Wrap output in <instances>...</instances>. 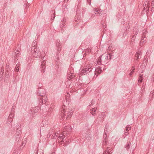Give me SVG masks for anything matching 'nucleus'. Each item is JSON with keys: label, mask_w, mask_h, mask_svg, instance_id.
Listing matches in <instances>:
<instances>
[{"label": "nucleus", "mask_w": 154, "mask_h": 154, "mask_svg": "<svg viewBox=\"0 0 154 154\" xmlns=\"http://www.w3.org/2000/svg\"><path fill=\"white\" fill-rule=\"evenodd\" d=\"M148 3H149V2H147L146 1V2H145L144 3H145V5L146 6V5L147 3V4H148Z\"/></svg>", "instance_id": "obj_41"}, {"label": "nucleus", "mask_w": 154, "mask_h": 154, "mask_svg": "<svg viewBox=\"0 0 154 154\" xmlns=\"http://www.w3.org/2000/svg\"><path fill=\"white\" fill-rule=\"evenodd\" d=\"M109 150H110L109 148L108 147L107 148L106 150L105 151H106V152H107L108 153V152L110 153V152H109Z\"/></svg>", "instance_id": "obj_31"}, {"label": "nucleus", "mask_w": 154, "mask_h": 154, "mask_svg": "<svg viewBox=\"0 0 154 154\" xmlns=\"http://www.w3.org/2000/svg\"><path fill=\"white\" fill-rule=\"evenodd\" d=\"M52 13L53 14V15L51 16V19L53 20L55 17V12L54 11H52Z\"/></svg>", "instance_id": "obj_25"}, {"label": "nucleus", "mask_w": 154, "mask_h": 154, "mask_svg": "<svg viewBox=\"0 0 154 154\" xmlns=\"http://www.w3.org/2000/svg\"><path fill=\"white\" fill-rule=\"evenodd\" d=\"M0 64L1 65V66L2 68V67H3V65L4 64V62L3 60H2V59H0Z\"/></svg>", "instance_id": "obj_26"}, {"label": "nucleus", "mask_w": 154, "mask_h": 154, "mask_svg": "<svg viewBox=\"0 0 154 154\" xmlns=\"http://www.w3.org/2000/svg\"><path fill=\"white\" fill-rule=\"evenodd\" d=\"M66 20H62L61 22V23L62 24V25H63V24H64L65 23V22H66Z\"/></svg>", "instance_id": "obj_32"}, {"label": "nucleus", "mask_w": 154, "mask_h": 154, "mask_svg": "<svg viewBox=\"0 0 154 154\" xmlns=\"http://www.w3.org/2000/svg\"><path fill=\"white\" fill-rule=\"evenodd\" d=\"M152 81H153V82H154V74L153 75V77H152Z\"/></svg>", "instance_id": "obj_42"}, {"label": "nucleus", "mask_w": 154, "mask_h": 154, "mask_svg": "<svg viewBox=\"0 0 154 154\" xmlns=\"http://www.w3.org/2000/svg\"><path fill=\"white\" fill-rule=\"evenodd\" d=\"M65 143H66V144H68L69 143H68V142H67V141H66V142H65ZM64 145H65V146H66V145L65 144V143H64Z\"/></svg>", "instance_id": "obj_43"}, {"label": "nucleus", "mask_w": 154, "mask_h": 154, "mask_svg": "<svg viewBox=\"0 0 154 154\" xmlns=\"http://www.w3.org/2000/svg\"><path fill=\"white\" fill-rule=\"evenodd\" d=\"M36 44H37V43H36V42H33L32 44V47H34L35 48H37V47H36Z\"/></svg>", "instance_id": "obj_28"}, {"label": "nucleus", "mask_w": 154, "mask_h": 154, "mask_svg": "<svg viewBox=\"0 0 154 154\" xmlns=\"http://www.w3.org/2000/svg\"><path fill=\"white\" fill-rule=\"evenodd\" d=\"M146 39V37L144 35H142V37L141 38V40L140 41V44L141 45H142V44L145 41ZM143 45V44H142Z\"/></svg>", "instance_id": "obj_15"}, {"label": "nucleus", "mask_w": 154, "mask_h": 154, "mask_svg": "<svg viewBox=\"0 0 154 154\" xmlns=\"http://www.w3.org/2000/svg\"><path fill=\"white\" fill-rule=\"evenodd\" d=\"M124 138H125V137H124Z\"/></svg>", "instance_id": "obj_52"}, {"label": "nucleus", "mask_w": 154, "mask_h": 154, "mask_svg": "<svg viewBox=\"0 0 154 154\" xmlns=\"http://www.w3.org/2000/svg\"><path fill=\"white\" fill-rule=\"evenodd\" d=\"M72 128L70 126H67L64 128V130H66L67 132L66 133L65 131H63V134H59L58 137H64L67 134H69V133L71 131Z\"/></svg>", "instance_id": "obj_5"}, {"label": "nucleus", "mask_w": 154, "mask_h": 154, "mask_svg": "<svg viewBox=\"0 0 154 154\" xmlns=\"http://www.w3.org/2000/svg\"><path fill=\"white\" fill-rule=\"evenodd\" d=\"M109 152H110V154L111 153H112V150H111L110 151H109Z\"/></svg>", "instance_id": "obj_45"}, {"label": "nucleus", "mask_w": 154, "mask_h": 154, "mask_svg": "<svg viewBox=\"0 0 154 154\" xmlns=\"http://www.w3.org/2000/svg\"><path fill=\"white\" fill-rule=\"evenodd\" d=\"M91 51V49L90 48L89 49H87L85 50V52H89V51Z\"/></svg>", "instance_id": "obj_34"}, {"label": "nucleus", "mask_w": 154, "mask_h": 154, "mask_svg": "<svg viewBox=\"0 0 154 154\" xmlns=\"http://www.w3.org/2000/svg\"><path fill=\"white\" fill-rule=\"evenodd\" d=\"M83 75H85L88 74V72H87L86 70L85 69V68H84L81 71Z\"/></svg>", "instance_id": "obj_20"}, {"label": "nucleus", "mask_w": 154, "mask_h": 154, "mask_svg": "<svg viewBox=\"0 0 154 154\" xmlns=\"http://www.w3.org/2000/svg\"><path fill=\"white\" fill-rule=\"evenodd\" d=\"M102 71V70L101 69V67H99L95 69L94 74L97 76L98 74H100Z\"/></svg>", "instance_id": "obj_9"}, {"label": "nucleus", "mask_w": 154, "mask_h": 154, "mask_svg": "<svg viewBox=\"0 0 154 154\" xmlns=\"http://www.w3.org/2000/svg\"><path fill=\"white\" fill-rule=\"evenodd\" d=\"M2 69V71L1 72V74L2 73L3 74L4 73V69L3 68V67H2V68H1Z\"/></svg>", "instance_id": "obj_35"}, {"label": "nucleus", "mask_w": 154, "mask_h": 154, "mask_svg": "<svg viewBox=\"0 0 154 154\" xmlns=\"http://www.w3.org/2000/svg\"><path fill=\"white\" fill-rule=\"evenodd\" d=\"M64 137H58L57 138V140L58 142L60 143H62L63 142H64Z\"/></svg>", "instance_id": "obj_19"}, {"label": "nucleus", "mask_w": 154, "mask_h": 154, "mask_svg": "<svg viewBox=\"0 0 154 154\" xmlns=\"http://www.w3.org/2000/svg\"><path fill=\"white\" fill-rule=\"evenodd\" d=\"M106 154H110V153H109V152L108 153V152H107V153Z\"/></svg>", "instance_id": "obj_49"}, {"label": "nucleus", "mask_w": 154, "mask_h": 154, "mask_svg": "<svg viewBox=\"0 0 154 154\" xmlns=\"http://www.w3.org/2000/svg\"><path fill=\"white\" fill-rule=\"evenodd\" d=\"M66 106L64 105H63L62 108H61V117L60 118V119L62 120H64L65 119V117L66 116Z\"/></svg>", "instance_id": "obj_7"}, {"label": "nucleus", "mask_w": 154, "mask_h": 154, "mask_svg": "<svg viewBox=\"0 0 154 154\" xmlns=\"http://www.w3.org/2000/svg\"><path fill=\"white\" fill-rule=\"evenodd\" d=\"M141 55L142 54L140 51H138L137 52L135 55V57L136 58L135 59L136 60H137V59L140 58Z\"/></svg>", "instance_id": "obj_12"}, {"label": "nucleus", "mask_w": 154, "mask_h": 154, "mask_svg": "<svg viewBox=\"0 0 154 154\" xmlns=\"http://www.w3.org/2000/svg\"><path fill=\"white\" fill-rule=\"evenodd\" d=\"M31 53L33 57L37 58L41 57L42 59H43L45 56L43 57V54L41 56V53L39 49L37 48H35L34 47L32 48Z\"/></svg>", "instance_id": "obj_3"}, {"label": "nucleus", "mask_w": 154, "mask_h": 154, "mask_svg": "<svg viewBox=\"0 0 154 154\" xmlns=\"http://www.w3.org/2000/svg\"><path fill=\"white\" fill-rule=\"evenodd\" d=\"M37 152H38V150H37V151H36V152H35V153H37Z\"/></svg>", "instance_id": "obj_50"}, {"label": "nucleus", "mask_w": 154, "mask_h": 154, "mask_svg": "<svg viewBox=\"0 0 154 154\" xmlns=\"http://www.w3.org/2000/svg\"><path fill=\"white\" fill-rule=\"evenodd\" d=\"M16 51H15V56H16L14 57L15 58L16 57H17V55H18L19 54V52L18 51V50H16Z\"/></svg>", "instance_id": "obj_29"}, {"label": "nucleus", "mask_w": 154, "mask_h": 154, "mask_svg": "<svg viewBox=\"0 0 154 154\" xmlns=\"http://www.w3.org/2000/svg\"><path fill=\"white\" fill-rule=\"evenodd\" d=\"M46 63V61L45 60H43L41 63V66L42 69H41V71L42 72H45V65Z\"/></svg>", "instance_id": "obj_13"}, {"label": "nucleus", "mask_w": 154, "mask_h": 154, "mask_svg": "<svg viewBox=\"0 0 154 154\" xmlns=\"http://www.w3.org/2000/svg\"><path fill=\"white\" fill-rule=\"evenodd\" d=\"M60 41L59 40H57L56 45H57V47H59V48H58V49H57L58 51L60 50Z\"/></svg>", "instance_id": "obj_21"}, {"label": "nucleus", "mask_w": 154, "mask_h": 154, "mask_svg": "<svg viewBox=\"0 0 154 154\" xmlns=\"http://www.w3.org/2000/svg\"><path fill=\"white\" fill-rule=\"evenodd\" d=\"M111 56L110 54H102L100 57H99L98 59L97 63L98 64H101V62L106 64L108 62L109 60L111 58Z\"/></svg>", "instance_id": "obj_2"}, {"label": "nucleus", "mask_w": 154, "mask_h": 154, "mask_svg": "<svg viewBox=\"0 0 154 154\" xmlns=\"http://www.w3.org/2000/svg\"><path fill=\"white\" fill-rule=\"evenodd\" d=\"M143 61L145 62V64H146L147 62V58H145L143 60Z\"/></svg>", "instance_id": "obj_30"}, {"label": "nucleus", "mask_w": 154, "mask_h": 154, "mask_svg": "<svg viewBox=\"0 0 154 154\" xmlns=\"http://www.w3.org/2000/svg\"><path fill=\"white\" fill-rule=\"evenodd\" d=\"M108 125H106L105 126V129L104 130V133L103 135V137L104 140H103V147H104V145H105L107 143V141L106 140V139L107 138V133H108L107 129H108Z\"/></svg>", "instance_id": "obj_6"}, {"label": "nucleus", "mask_w": 154, "mask_h": 154, "mask_svg": "<svg viewBox=\"0 0 154 154\" xmlns=\"http://www.w3.org/2000/svg\"><path fill=\"white\" fill-rule=\"evenodd\" d=\"M94 13L96 15H101L103 13L100 10H99L97 8L94 9Z\"/></svg>", "instance_id": "obj_10"}, {"label": "nucleus", "mask_w": 154, "mask_h": 154, "mask_svg": "<svg viewBox=\"0 0 154 154\" xmlns=\"http://www.w3.org/2000/svg\"><path fill=\"white\" fill-rule=\"evenodd\" d=\"M103 115H104V113H103Z\"/></svg>", "instance_id": "obj_51"}, {"label": "nucleus", "mask_w": 154, "mask_h": 154, "mask_svg": "<svg viewBox=\"0 0 154 154\" xmlns=\"http://www.w3.org/2000/svg\"><path fill=\"white\" fill-rule=\"evenodd\" d=\"M26 140L27 139L26 138H25L24 139V140L22 143L21 146H25L26 143Z\"/></svg>", "instance_id": "obj_24"}, {"label": "nucleus", "mask_w": 154, "mask_h": 154, "mask_svg": "<svg viewBox=\"0 0 154 154\" xmlns=\"http://www.w3.org/2000/svg\"><path fill=\"white\" fill-rule=\"evenodd\" d=\"M106 152L105 151L103 153V154H105L106 153Z\"/></svg>", "instance_id": "obj_46"}, {"label": "nucleus", "mask_w": 154, "mask_h": 154, "mask_svg": "<svg viewBox=\"0 0 154 154\" xmlns=\"http://www.w3.org/2000/svg\"><path fill=\"white\" fill-rule=\"evenodd\" d=\"M136 38V36L134 35H133L132 37V39L134 40V39L135 38Z\"/></svg>", "instance_id": "obj_36"}, {"label": "nucleus", "mask_w": 154, "mask_h": 154, "mask_svg": "<svg viewBox=\"0 0 154 154\" xmlns=\"http://www.w3.org/2000/svg\"><path fill=\"white\" fill-rule=\"evenodd\" d=\"M20 63H18L16 66L15 67V71H17V72H18L19 70V67L20 66Z\"/></svg>", "instance_id": "obj_17"}, {"label": "nucleus", "mask_w": 154, "mask_h": 154, "mask_svg": "<svg viewBox=\"0 0 154 154\" xmlns=\"http://www.w3.org/2000/svg\"><path fill=\"white\" fill-rule=\"evenodd\" d=\"M18 137H17V138H20V133H18Z\"/></svg>", "instance_id": "obj_39"}, {"label": "nucleus", "mask_w": 154, "mask_h": 154, "mask_svg": "<svg viewBox=\"0 0 154 154\" xmlns=\"http://www.w3.org/2000/svg\"><path fill=\"white\" fill-rule=\"evenodd\" d=\"M138 31H137L135 33V35H137V33H138Z\"/></svg>", "instance_id": "obj_44"}, {"label": "nucleus", "mask_w": 154, "mask_h": 154, "mask_svg": "<svg viewBox=\"0 0 154 154\" xmlns=\"http://www.w3.org/2000/svg\"><path fill=\"white\" fill-rule=\"evenodd\" d=\"M53 105H52L51 106V108H52V107H53Z\"/></svg>", "instance_id": "obj_48"}, {"label": "nucleus", "mask_w": 154, "mask_h": 154, "mask_svg": "<svg viewBox=\"0 0 154 154\" xmlns=\"http://www.w3.org/2000/svg\"><path fill=\"white\" fill-rule=\"evenodd\" d=\"M69 93H67V95H66V96H69Z\"/></svg>", "instance_id": "obj_47"}, {"label": "nucleus", "mask_w": 154, "mask_h": 154, "mask_svg": "<svg viewBox=\"0 0 154 154\" xmlns=\"http://www.w3.org/2000/svg\"><path fill=\"white\" fill-rule=\"evenodd\" d=\"M38 87H41L42 86V84H40V83L38 85Z\"/></svg>", "instance_id": "obj_40"}, {"label": "nucleus", "mask_w": 154, "mask_h": 154, "mask_svg": "<svg viewBox=\"0 0 154 154\" xmlns=\"http://www.w3.org/2000/svg\"><path fill=\"white\" fill-rule=\"evenodd\" d=\"M59 135V133H55L52 136V137L53 139H56Z\"/></svg>", "instance_id": "obj_18"}, {"label": "nucleus", "mask_w": 154, "mask_h": 154, "mask_svg": "<svg viewBox=\"0 0 154 154\" xmlns=\"http://www.w3.org/2000/svg\"><path fill=\"white\" fill-rule=\"evenodd\" d=\"M87 2L90 5H91V0H87Z\"/></svg>", "instance_id": "obj_38"}, {"label": "nucleus", "mask_w": 154, "mask_h": 154, "mask_svg": "<svg viewBox=\"0 0 154 154\" xmlns=\"http://www.w3.org/2000/svg\"><path fill=\"white\" fill-rule=\"evenodd\" d=\"M37 95L39 104L41 105L45 103L48 100L45 91L44 89L38 90Z\"/></svg>", "instance_id": "obj_1"}, {"label": "nucleus", "mask_w": 154, "mask_h": 154, "mask_svg": "<svg viewBox=\"0 0 154 154\" xmlns=\"http://www.w3.org/2000/svg\"><path fill=\"white\" fill-rule=\"evenodd\" d=\"M124 134L125 135L127 136L128 134L129 133L128 132H125Z\"/></svg>", "instance_id": "obj_37"}, {"label": "nucleus", "mask_w": 154, "mask_h": 154, "mask_svg": "<svg viewBox=\"0 0 154 154\" xmlns=\"http://www.w3.org/2000/svg\"><path fill=\"white\" fill-rule=\"evenodd\" d=\"M92 67L93 66L92 64H89L87 65L85 67L88 73L92 71L93 69Z\"/></svg>", "instance_id": "obj_8"}, {"label": "nucleus", "mask_w": 154, "mask_h": 154, "mask_svg": "<svg viewBox=\"0 0 154 154\" xmlns=\"http://www.w3.org/2000/svg\"><path fill=\"white\" fill-rule=\"evenodd\" d=\"M131 129V127L129 125H128L126 127V131H128L130 130Z\"/></svg>", "instance_id": "obj_27"}, {"label": "nucleus", "mask_w": 154, "mask_h": 154, "mask_svg": "<svg viewBox=\"0 0 154 154\" xmlns=\"http://www.w3.org/2000/svg\"><path fill=\"white\" fill-rule=\"evenodd\" d=\"M54 154V153H52V154Z\"/></svg>", "instance_id": "obj_53"}, {"label": "nucleus", "mask_w": 154, "mask_h": 154, "mask_svg": "<svg viewBox=\"0 0 154 154\" xmlns=\"http://www.w3.org/2000/svg\"><path fill=\"white\" fill-rule=\"evenodd\" d=\"M14 111L12 109L11 113L8 117L6 124L9 127H12V123L13 118L14 116Z\"/></svg>", "instance_id": "obj_4"}, {"label": "nucleus", "mask_w": 154, "mask_h": 154, "mask_svg": "<svg viewBox=\"0 0 154 154\" xmlns=\"http://www.w3.org/2000/svg\"><path fill=\"white\" fill-rule=\"evenodd\" d=\"M143 75H140L138 79V82H139L140 81V82H142V81L143 80Z\"/></svg>", "instance_id": "obj_23"}, {"label": "nucleus", "mask_w": 154, "mask_h": 154, "mask_svg": "<svg viewBox=\"0 0 154 154\" xmlns=\"http://www.w3.org/2000/svg\"><path fill=\"white\" fill-rule=\"evenodd\" d=\"M96 109L95 108H93L90 110V112L92 115H94L96 114L95 112L96 111Z\"/></svg>", "instance_id": "obj_16"}, {"label": "nucleus", "mask_w": 154, "mask_h": 154, "mask_svg": "<svg viewBox=\"0 0 154 154\" xmlns=\"http://www.w3.org/2000/svg\"><path fill=\"white\" fill-rule=\"evenodd\" d=\"M131 143L130 141L128 142L126 145L125 146V147L127 150H128L130 147Z\"/></svg>", "instance_id": "obj_14"}, {"label": "nucleus", "mask_w": 154, "mask_h": 154, "mask_svg": "<svg viewBox=\"0 0 154 154\" xmlns=\"http://www.w3.org/2000/svg\"><path fill=\"white\" fill-rule=\"evenodd\" d=\"M135 70L134 66H133L132 67V69L131 70V71L129 74L130 76H131L134 72V70Z\"/></svg>", "instance_id": "obj_22"}, {"label": "nucleus", "mask_w": 154, "mask_h": 154, "mask_svg": "<svg viewBox=\"0 0 154 154\" xmlns=\"http://www.w3.org/2000/svg\"><path fill=\"white\" fill-rule=\"evenodd\" d=\"M69 110V109H68V113L67 114V115L66 118V119H68L70 118L72 114V110Z\"/></svg>", "instance_id": "obj_11"}, {"label": "nucleus", "mask_w": 154, "mask_h": 154, "mask_svg": "<svg viewBox=\"0 0 154 154\" xmlns=\"http://www.w3.org/2000/svg\"><path fill=\"white\" fill-rule=\"evenodd\" d=\"M146 33V29L144 30V31L143 32V35H144Z\"/></svg>", "instance_id": "obj_33"}]
</instances>
